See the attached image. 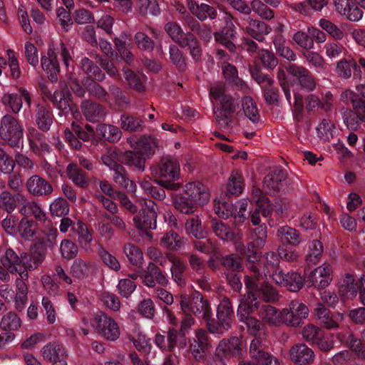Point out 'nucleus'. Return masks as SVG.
Returning <instances> with one entry per match:
<instances>
[{"mask_svg":"<svg viewBox=\"0 0 365 365\" xmlns=\"http://www.w3.org/2000/svg\"><path fill=\"white\" fill-rule=\"evenodd\" d=\"M170 260L172 262L170 271L173 279L178 285H183L185 284V280L182 274L186 267L185 263L178 257H171Z\"/></svg>","mask_w":365,"mask_h":365,"instance_id":"nucleus-54","label":"nucleus"},{"mask_svg":"<svg viewBox=\"0 0 365 365\" xmlns=\"http://www.w3.org/2000/svg\"><path fill=\"white\" fill-rule=\"evenodd\" d=\"M183 240L173 231L166 233L160 239V245L171 250H179L183 246Z\"/></svg>","mask_w":365,"mask_h":365,"instance_id":"nucleus-47","label":"nucleus"},{"mask_svg":"<svg viewBox=\"0 0 365 365\" xmlns=\"http://www.w3.org/2000/svg\"><path fill=\"white\" fill-rule=\"evenodd\" d=\"M242 106L247 118H248L252 123L258 122V110L252 98L249 96L244 97L242 101Z\"/></svg>","mask_w":365,"mask_h":365,"instance_id":"nucleus-56","label":"nucleus"},{"mask_svg":"<svg viewBox=\"0 0 365 365\" xmlns=\"http://www.w3.org/2000/svg\"><path fill=\"white\" fill-rule=\"evenodd\" d=\"M284 324L290 327L299 326L309 316V308L299 300H292L289 309H283Z\"/></svg>","mask_w":365,"mask_h":365,"instance_id":"nucleus-10","label":"nucleus"},{"mask_svg":"<svg viewBox=\"0 0 365 365\" xmlns=\"http://www.w3.org/2000/svg\"><path fill=\"white\" fill-rule=\"evenodd\" d=\"M97 130L103 138L110 142L118 141L122 135L121 131L118 127L111 125H99Z\"/></svg>","mask_w":365,"mask_h":365,"instance_id":"nucleus-50","label":"nucleus"},{"mask_svg":"<svg viewBox=\"0 0 365 365\" xmlns=\"http://www.w3.org/2000/svg\"><path fill=\"white\" fill-rule=\"evenodd\" d=\"M210 94L212 101L220 102V106L214 109L217 121L221 126L227 127L230 123V115L235 110L237 103L232 96L225 94V86L222 84L212 86Z\"/></svg>","mask_w":365,"mask_h":365,"instance_id":"nucleus-2","label":"nucleus"},{"mask_svg":"<svg viewBox=\"0 0 365 365\" xmlns=\"http://www.w3.org/2000/svg\"><path fill=\"white\" fill-rule=\"evenodd\" d=\"M245 184L242 174L237 171H232L227 180L226 192L227 195L237 196L244 190Z\"/></svg>","mask_w":365,"mask_h":365,"instance_id":"nucleus-36","label":"nucleus"},{"mask_svg":"<svg viewBox=\"0 0 365 365\" xmlns=\"http://www.w3.org/2000/svg\"><path fill=\"white\" fill-rule=\"evenodd\" d=\"M50 211L52 215L63 217L68 214L69 205L65 199L57 197L51 203Z\"/></svg>","mask_w":365,"mask_h":365,"instance_id":"nucleus-62","label":"nucleus"},{"mask_svg":"<svg viewBox=\"0 0 365 365\" xmlns=\"http://www.w3.org/2000/svg\"><path fill=\"white\" fill-rule=\"evenodd\" d=\"M19 212L24 217L33 216L40 222H45L47 220L46 213L41 208V205L36 201H29L25 196V201L22 205H19Z\"/></svg>","mask_w":365,"mask_h":365,"instance_id":"nucleus-24","label":"nucleus"},{"mask_svg":"<svg viewBox=\"0 0 365 365\" xmlns=\"http://www.w3.org/2000/svg\"><path fill=\"white\" fill-rule=\"evenodd\" d=\"M16 166L14 158L2 148H0V172L4 174H11Z\"/></svg>","mask_w":365,"mask_h":365,"instance_id":"nucleus-63","label":"nucleus"},{"mask_svg":"<svg viewBox=\"0 0 365 365\" xmlns=\"http://www.w3.org/2000/svg\"><path fill=\"white\" fill-rule=\"evenodd\" d=\"M143 120L139 118L123 114L120 116V126L127 131H139L143 127Z\"/></svg>","mask_w":365,"mask_h":365,"instance_id":"nucleus-51","label":"nucleus"},{"mask_svg":"<svg viewBox=\"0 0 365 365\" xmlns=\"http://www.w3.org/2000/svg\"><path fill=\"white\" fill-rule=\"evenodd\" d=\"M250 269L252 274L247 276L245 279L247 296L243 297L240 300L237 309V317L246 324L249 331L256 335L260 330L262 324L259 320L250 317V314L255 308L258 309V298H262L266 302L274 301L277 299V292L264 281V277L259 274L255 266H252Z\"/></svg>","mask_w":365,"mask_h":365,"instance_id":"nucleus-1","label":"nucleus"},{"mask_svg":"<svg viewBox=\"0 0 365 365\" xmlns=\"http://www.w3.org/2000/svg\"><path fill=\"white\" fill-rule=\"evenodd\" d=\"M309 252L306 257L308 264H316L319 262L323 252V247L320 241L316 240L311 242Z\"/></svg>","mask_w":365,"mask_h":365,"instance_id":"nucleus-59","label":"nucleus"},{"mask_svg":"<svg viewBox=\"0 0 365 365\" xmlns=\"http://www.w3.org/2000/svg\"><path fill=\"white\" fill-rule=\"evenodd\" d=\"M40 352L43 359L50 362H53L66 355V351L63 346L56 342L46 344L41 348Z\"/></svg>","mask_w":365,"mask_h":365,"instance_id":"nucleus-35","label":"nucleus"},{"mask_svg":"<svg viewBox=\"0 0 365 365\" xmlns=\"http://www.w3.org/2000/svg\"><path fill=\"white\" fill-rule=\"evenodd\" d=\"M36 123L42 131L48 130L53 123L51 112L39 104L37 105Z\"/></svg>","mask_w":365,"mask_h":365,"instance_id":"nucleus-41","label":"nucleus"},{"mask_svg":"<svg viewBox=\"0 0 365 365\" xmlns=\"http://www.w3.org/2000/svg\"><path fill=\"white\" fill-rule=\"evenodd\" d=\"M145 160L146 159L135 150L125 152L123 155V161L126 165L134 167L141 172L144 170Z\"/></svg>","mask_w":365,"mask_h":365,"instance_id":"nucleus-45","label":"nucleus"},{"mask_svg":"<svg viewBox=\"0 0 365 365\" xmlns=\"http://www.w3.org/2000/svg\"><path fill=\"white\" fill-rule=\"evenodd\" d=\"M21 324L20 318L14 312H10L3 316L0 326L4 330L14 331Z\"/></svg>","mask_w":365,"mask_h":365,"instance_id":"nucleus-58","label":"nucleus"},{"mask_svg":"<svg viewBox=\"0 0 365 365\" xmlns=\"http://www.w3.org/2000/svg\"><path fill=\"white\" fill-rule=\"evenodd\" d=\"M248 200V203L255 204L257 207L251 212L247 210V217L248 213L250 214V220L253 225H258L261 222L260 212L263 217H268L272 215V208L267 196L263 194L259 189H254L252 192L251 196Z\"/></svg>","mask_w":365,"mask_h":365,"instance_id":"nucleus-9","label":"nucleus"},{"mask_svg":"<svg viewBox=\"0 0 365 365\" xmlns=\"http://www.w3.org/2000/svg\"><path fill=\"white\" fill-rule=\"evenodd\" d=\"M233 314V309L231 302L228 298L224 297L217 307V317L218 320H222V327L227 328L231 323V317Z\"/></svg>","mask_w":365,"mask_h":365,"instance_id":"nucleus-39","label":"nucleus"},{"mask_svg":"<svg viewBox=\"0 0 365 365\" xmlns=\"http://www.w3.org/2000/svg\"><path fill=\"white\" fill-rule=\"evenodd\" d=\"M185 193L190 200L198 205H204L210 200L207 189L200 182H190L185 185Z\"/></svg>","mask_w":365,"mask_h":365,"instance_id":"nucleus-17","label":"nucleus"},{"mask_svg":"<svg viewBox=\"0 0 365 365\" xmlns=\"http://www.w3.org/2000/svg\"><path fill=\"white\" fill-rule=\"evenodd\" d=\"M248 200L242 199L235 205H230L224 197H217L214 200V210L220 218L227 219L233 215L235 220L243 222L247 219Z\"/></svg>","mask_w":365,"mask_h":365,"instance_id":"nucleus-5","label":"nucleus"},{"mask_svg":"<svg viewBox=\"0 0 365 365\" xmlns=\"http://www.w3.org/2000/svg\"><path fill=\"white\" fill-rule=\"evenodd\" d=\"M90 324L97 334L108 341H115L120 336L117 322L102 312H98L91 319Z\"/></svg>","mask_w":365,"mask_h":365,"instance_id":"nucleus-4","label":"nucleus"},{"mask_svg":"<svg viewBox=\"0 0 365 365\" xmlns=\"http://www.w3.org/2000/svg\"><path fill=\"white\" fill-rule=\"evenodd\" d=\"M259 316L267 324L274 326H279L284 324V312L278 311L274 307L268 304L259 305Z\"/></svg>","mask_w":365,"mask_h":365,"instance_id":"nucleus-22","label":"nucleus"},{"mask_svg":"<svg viewBox=\"0 0 365 365\" xmlns=\"http://www.w3.org/2000/svg\"><path fill=\"white\" fill-rule=\"evenodd\" d=\"M187 233L192 235L195 238L203 239L206 237V232L203 230L201 220L198 216L189 219L185 224Z\"/></svg>","mask_w":365,"mask_h":365,"instance_id":"nucleus-57","label":"nucleus"},{"mask_svg":"<svg viewBox=\"0 0 365 365\" xmlns=\"http://www.w3.org/2000/svg\"><path fill=\"white\" fill-rule=\"evenodd\" d=\"M81 68L86 73L96 80L102 81L105 77L104 73L99 68L93 65V62L86 57L81 60Z\"/></svg>","mask_w":365,"mask_h":365,"instance_id":"nucleus-61","label":"nucleus"},{"mask_svg":"<svg viewBox=\"0 0 365 365\" xmlns=\"http://www.w3.org/2000/svg\"><path fill=\"white\" fill-rule=\"evenodd\" d=\"M316 133L320 140L328 141L334 135L335 125L330 120L323 119L317 126Z\"/></svg>","mask_w":365,"mask_h":365,"instance_id":"nucleus-43","label":"nucleus"},{"mask_svg":"<svg viewBox=\"0 0 365 365\" xmlns=\"http://www.w3.org/2000/svg\"><path fill=\"white\" fill-rule=\"evenodd\" d=\"M274 45L278 55L288 61H294L296 60V55L289 47L285 45V39L283 36H277L274 40Z\"/></svg>","mask_w":365,"mask_h":365,"instance_id":"nucleus-52","label":"nucleus"},{"mask_svg":"<svg viewBox=\"0 0 365 365\" xmlns=\"http://www.w3.org/2000/svg\"><path fill=\"white\" fill-rule=\"evenodd\" d=\"M113 171H114L113 179L116 183L124 187L130 192L135 191V184L126 178L125 170L123 166L120 165H115V168Z\"/></svg>","mask_w":365,"mask_h":365,"instance_id":"nucleus-49","label":"nucleus"},{"mask_svg":"<svg viewBox=\"0 0 365 365\" xmlns=\"http://www.w3.org/2000/svg\"><path fill=\"white\" fill-rule=\"evenodd\" d=\"M50 99L61 111L59 113L60 115H67L71 111L75 119H78V116H80V113L78 111H73L71 107V93L69 91H56Z\"/></svg>","mask_w":365,"mask_h":365,"instance_id":"nucleus-19","label":"nucleus"},{"mask_svg":"<svg viewBox=\"0 0 365 365\" xmlns=\"http://www.w3.org/2000/svg\"><path fill=\"white\" fill-rule=\"evenodd\" d=\"M288 73L297 81L300 86L308 91H312L316 86L314 78L309 71L302 66L291 64L287 68Z\"/></svg>","mask_w":365,"mask_h":365,"instance_id":"nucleus-18","label":"nucleus"},{"mask_svg":"<svg viewBox=\"0 0 365 365\" xmlns=\"http://www.w3.org/2000/svg\"><path fill=\"white\" fill-rule=\"evenodd\" d=\"M123 252L133 264L140 266L143 264V255L138 247L131 244H128L125 245Z\"/></svg>","mask_w":365,"mask_h":365,"instance_id":"nucleus-60","label":"nucleus"},{"mask_svg":"<svg viewBox=\"0 0 365 365\" xmlns=\"http://www.w3.org/2000/svg\"><path fill=\"white\" fill-rule=\"evenodd\" d=\"M314 312L317 319L328 329L338 328V323L332 318L329 309L324 306L318 303L314 309Z\"/></svg>","mask_w":365,"mask_h":365,"instance_id":"nucleus-38","label":"nucleus"},{"mask_svg":"<svg viewBox=\"0 0 365 365\" xmlns=\"http://www.w3.org/2000/svg\"><path fill=\"white\" fill-rule=\"evenodd\" d=\"M24 201L25 195L21 192L15 195H11L9 191H3L0 193V208L9 213L16 209L17 202L22 205Z\"/></svg>","mask_w":365,"mask_h":365,"instance_id":"nucleus-28","label":"nucleus"},{"mask_svg":"<svg viewBox=\"0 0 365 365\" xmlns=\"http://www.w3.org/2000/svg\"><path fill=\"white\" fill-rule=\"evenodd\" d=\"M351 68L354 71H359V66L355 61L341 59L336 64V71L339 76L348 78L351 76Z\"/></svg>","mask_w":365,"mask_h":365,"instance_id":"nucleus-55","label":"nucleus"},{"mask_svg":"<svg viewBox=\"0 0 365 365\" xmlns=\"http://www.w3.org/2000/svg\"><path fill=\"white\" fill-rule=\"evenodd\" d=\"M327 4V0H304L295 6V9L304 15L308 16L311 10L321 11Z\"/></svg>","mask_w":365,"mask_h":365,"instance_id":"nucleus-44","label":"nucleus"},{"mask_svg":"<svg viewBox=\"0 0 365 365\" xmlns=\"http://www.w3.org/2000/svg\"><path fill=\"white\" fill-rule=\"evenodd\" d=\"M248 25L245 30L249 35L258 41L262 40V35L268 34L271 29L264 22L247 17Z\"/></svg>","mask_w":365,"mask_h":365,"instance_id":"nucleus-33","label":"nucleus"},{"mask_svg":"<svg viewBox=\"0 0 365 365\" xmlns=\"http://www.w3.org/2000/svg\"><path fill=\"white\" fill-rule=\"evenodd\" d=\"M0 136L11 146H17L22 140L23 128L15 118L6 115L0 120Z\"/></svg>","mask_w":365,"mask_h":365,"instance_id":"nucleus-7","label":"nucleus"},{"mask_svg":"<svg viewBox=\"0 0 365 365\" xmlns=\"http://www.w3.org/2000/svg\"><path fill=\"white\" fill-rule=\"evenodd\" d=\"M289 355L290 359L298 365H309L315 359L313 350L304 344H297L292 346Z\"/></svg>","mask_w":365,"mask_h":365,"instance_id":"nucleus-15","label":"nucleus"},{"mask_svg":"<svg viewBox=\"0 0 365 365\" xmlns=\"http://www.w3.org/2000/svg\"><path fill=\"white\" fill-rule=\"evenodd\" d=\"M180 306L184 314H202L205 320H207L212 315L207 302L197 292L191 295L182 294L180 296Z\"/></svg>","mask_w":365,"mask_h":365,"instance_id":"nucleus-6","label":"nucleus"},{"mask_svg":"<svg viewBox=\"0 0 365 365\" xmlns=\"http://www.w3.org/2000/svg\"><path fill=\"white\" fill-rule=\"evenodd\" d=\"M330 265L323 264L315 268L309 274V280L318 289L327 287L332 280Z\"/></svg>","mask_w":365,"mask_h":365,"instance_id":"nucleus-16","label":"nucleus"},{"mask_svg":"<svg viewBox=\"0 0 365 365\" xmlns=\"http://www.w3.org/2000/svg\"><path fill=\"white\" fill-rule=\"evenodd\" d=\"M210 346L207 333L205 330L199 329L195 332V337L190 340V349L193 356L201 359Z\"/></svg>","mask_w":365,"mask_h":365,"instance_id":"nucleus-20","label":"nucleus"},{"mask_svg":"<svg viewBox=\"0 0 365 365\" xmlns=\"http://www.w3.org/2000/svg\"><path fill=\"white\" fill-rule=\"evenodd\" d=\"M81 110L86 120L93 123L101 120L106 115L102 106L88 101L82 103Z\"/></svg>","mask_w":365,"mask_h":365,"instance_id":"nucleus-30","label":"nucleus"},{"mask_svg":"<svg viewBox=\"0 0 365 365\" xmlns=\"http://www.w3.org/2000/svg\"><path fill=\"white\" fill-rule=\"evenodd\" d=\"M187 6L190 11L200 21H205L207 18L214 19L217 16L216 10L207 4H197L193 0H187Z\"/></svg>","mask_w":365,"mask_h":365,"instance_id":"nucleus-23","label":"nucleus"},{"mask_svg":"<svg viewBox=\"0 0 365 365\" xmlns=\"http://www.w3.org/2000/svg\"><path fill=\"white\" fill-rule=\"evenodd\" d=\"M245 348L246 342L242 338L232 337L229 340H221L216 349V353L221 358L236 356L241 354Z\"/></svg>","mask_w":365,"mask_h":365,"instance_id":"nucleus-12","label":"nucleus"},{"mask_svg":"<svg viewBox=\"0 0 365 365\" xmlns=\"http://www.w3.org/2000/svg\"><path fill=\"white\" fill-rule=\"evenodd\" d=\"M1 264L11 274H19L22 280L29 278L28 272L24 270L22 264V258L20 257L13 250L7 249L0 258Z\"/></svg>","mask_w":365,"mask_h":365,"instance_id":"nucleus-11","label":"nucleus"},{"mask_svg":"<svg viewBox=\"0 0 365 365\" xmlns=\"http://www.w3.org/2000/svg\"><path fill=\"white\" fill-rule=\"evenodd\" d=\"M29 145L32 151L37 155H44L50 152V146L41 139V135L35 129L29 130Z\"/></svg>","mask_w":365,"mask_h":365,"instance_id":"nucleus-37","label":"nucleus"},{"mask_svg":"<svg viewBox=\"0 0 365 365\" xmlns=\"http://www.w3.org/2000/svg\"><path fill=\"white\" fill-rule=\"evenodd\" d=\"M340 283L339 292L341 295L350 299L356 297L359 286L354 283V279L351 274H346Z\"/></svg>","mask_w":365,"mask_h":365,"instance_id":"nucleus-40","label":"nucleus"},{"mask_svg":"<svg viewBox=\"0 0 365 365\" xmlns=\"http://www.w3.org/2000/svg\"><path fill=\"white\" fill-rule=\"evenodd\" d=\"M336 11L350 21H359L363 11L352 0H333Z\"/></svg>","mask_w":365,"mask_h":365,"instance_id":"nucleus-13","label":"nucleus"},{"mask_svg":"<svg viewBox=\"0 0 365 365\" xmlns=\"http://www.w3.org/2000/svg\"><path fill=\"white\" fill-rule=\"evenodd\" d=\"M138 202L142 207V212L133 217V222L139 230H155L156 225L157 209L152 200L145 198L138 199Z\"/></svg>","mask_w":365,"mask_h":365,"instance_id":"nucleus-8","label":"nucleus"},{"mask_svg":"<svg viewBox=\"0 0 365 365\" xmlns=\"http://www.w3.org/2000/svg\"><path fill=\"white\" fill-rule=\"evenodd\" d=\"M68 178L77 186L85 187L88 185L86 174L76 165L69 164L67 167Z\"/></svg>","mask_w":365,"mask_h":365,"instance_id":"nucleus-42","label":"nucleus"},{"mask_svg":"<svg viewBox=\"0 0 365 365\" xmlns=\"http://www.w3.org/2000/svg\"><path fill=\"white\" fill-rule=\"evenodd\" d=\"M137 10L141 15L158 16L160 9L157 0H138Z\"/></svg>","mask_w":365,"mask_h":365,"instance_id":"nucleus-48","label":"nucleus"},{"mask_svg":"<svg viewBox=\"0 0 365 365\" xmlns=\"http://www.w3.org/2000/svg\"><path fill=\"white\" fill-rule=\"evenodd\" d=\"M277 235L281 242L292 246L299 245L302 241L299 232L289 226L280 227Z\"/></svg>","mask_w":365,"mask_h":365,"instance_id":"nucleus-32","label":"nucleus"},{"mask_svg":"<svg viewBox=\"0 0 365 365\" xmlns=\"http://www.w3.org/2000/svg\"><path fill=\"white\" fill-rule=\"evenodd\" d=\"M41 67L52 81H56V73L58 72L59 66L54 48L49 47L47 55L41 57Z\"/></svg>","mask_w":365,"mask_h":365,"instance_id":"nucleus-26","label":"nucleus"},{"mask_svg":"<svg viewBox=\"0 0 365 365\" xmlns=\"http://www.w3.org/2000/svg\"><path fill=\"white\" fill-rule=\"evenodd\" d=\"M286 179L285 173L280 170H276L266 175L264 180V187L269 192L278 191L282 187L283 181Z\"/></svg>","mask_w":365,"mask_h":365,"instance_id":"nucleus-34","label":"nucleus"},{"mask_svg":"<svg viewBox=\"0 0 365 365\" xmlns=\"http://www.w3.org/2000/svg\"><path fill=\"white\" fill-rule=\"evenodd\" d=\"M26 187L34 195H47L53 192L52 186L38 175L31 176L26 182Z\"/></svg>","mask_w":365,"mask_h":365,"instance_id":"nucleus-25","label":"nucleus"},{"mask_svg":"<svg viewBox=\"0 0 365 365\" xmlns=\"http://www.w3.org/2000/svg\"><path fill=\"white\" fill-rule=\"evenodd\" d=\"M19 93L20 96L15 93H6L1 98L3 104L9 106L11 110L15 113H18L22 108V98L29 107L31 104V97L28 91L21 88L19 90Z\"/></svg>","mask_w":365,"mask_h":365,"instance_id":"nucleus-21","label":"nucleus"},{"mask_svg":"<svg viewBox=\"0 0 365 365\" xmlns=\"http://www.w3.org/2000/svg\"><path fill=\"white\" fill-rule=\"evenodd\" d=\"M37 230V224L33 220L24 217L18 222L14 236L29 241L34 237Z\"/></svg>","mask_w":365,"mask_h":365,"instance_id":"nucleus-27","label":"nucleus"},{"mask_svg":"<svg viewBox=\"0 0 365 365\" xmlns=\"http://www.w3.org/2000/svg\"><path fill=\"white\" fill-rule=\"evenodd\" d=\"M165 29L173 41L177 42L181 47L187 42V34H184L182 29L175 22H168Z\"/></svg>","mask_w":365,"mask_h":365,"instance_id":"nucleus-46","label":"nucleus"},{"mask_svg":"<svg viewBox=\"0 0 365 365\" xmlns=\"http://www.w3.org/2000/svg\"><path fill=\"white\" fill-rule=\"evenodd\" d=\"M127 142L145 159L150 158L155 153L157 147L155 139L147 136H131L127 139Z\"/></svg>","mask_w":365,"mask_h":365,"instance_id":"nucleus-14","label":"nucleus"},{"mask_svg":"<svg viewBox=\"0 0 365 365\" xmlns=\"http://www.w3.org/2000/svg\"><path fill=\"white\" fill-rule=\"evenodd\" d=\"M236 32L235 29H222L215 34L216 41L227 48L230 51H233L235 48L232 39L235 38Z\"/></svg>","mask_w":365,"mask_h":365,"instance_id":"nucleus-53","label":"nucleus"},{"mask_svg":"<svg viewBox=\"0 0 365 365\" xmlns=\"http://www.w3.org/2000/svg\"><path fill=\"white\" fill-rule=\"evenodd\" d=\"M273 280L278 284L287 287L292 292H297L304 284V279L301 275H294V283L289 284L287 282V274L284 273L282 270H276L272 274Z\"/></svg>","mask_w":365,"mask_h":365,"instance_id":"nucleus-29","label":"nucleus"},{"mask_svg":"<svg viewBox=\"0 0 365 365\" xmlns=\"http://www.w3.org/2000/svg\"><path fill=\"white\" fill-rule=\"evenodd\" d=\"M24 270L36 269L43 261L44 255L38 248L32 247L29 253L21 255Z\"/></svg>","mask_w":365,"mask_h":365,"instance_id":"nucleus-31","label":"nucleus"},{"mask_svg":"<svg viewBox=\"0 0 365 365\" xmlns=\"http://www.w3.org/2000/svg\"><path fill=\"white\" fill-rule=\"evenodd\" d=\"M152 173L155 181L164 187L171 190L179 188V185L174 181L180 177V164L174 158L163 157Z\"/></svg>","mask_w":365,"mask_h":365,"instance_id":"nucleus-3","label":"nucleus"},{"mask_svg":"<svg viewBox=\"0 0 365 365\" xmlns=\"http://www.w3.org/2000/svg\"><path fill=\"white\" fill-rule=\"evenodd\" d=\"M250 9L262 19L270 20L274 17L273 11L260 0L252 1Z\"/></svg>","mask_w":365,"mask_h":365,"instance_id":"nucleus-64","label":"nucleus"}]
</instances>
